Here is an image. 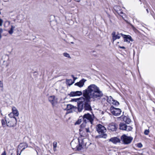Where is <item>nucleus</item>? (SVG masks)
<instances>
[{"label":"nucleus","instance_id":"nucleus-43","mask_svg":"<svg viewBox=\"0 0 155 155\" xmlns=\"http://www.w3.org/2000/svg\"><path fill=\"white\" fill-rule=\"evenodd\" d=\"M71 43H72V44H73V43H73V42H71Z\"/></svg>","mask_w":155,"mask_h":155},{"label":"nucleus","instance_id":"nucleus-3","mask_svg":"<svg viewBox=\"0 0 155 155\" xmlns=\"http://www.w3.org/2000/svg\"><path fill=\"white\" fill-rule=\"evenodd\" d=\"M96 129L97 131L99 134H102L96 137L97 138H103L106 139L107 137V134L104 133L106 131L105 127L101 124L97 125L96 126Z\"/></svg>","mask_w":155,"mask_h":155},{"label":"nucleus","instance_id":"nucleus-14","mask_svg":"<svg viewBox=\"0 0 155 155\" xmlns=\"http://www.w3.org/2000/svg\"><path fill=\"white\" fill-rule=\"evenodd\" d=\"M82 94L81 91H76L71 92L69 94L70 97H74L76 96H80Z\"/></svg>","mask_w":155,"mask_h":155},{"label":"nucleus","instance_id":"nucleus-9","mask_svg":"<svg viewBox=\"0 0 155 155\" xmlns=\"http://www.w3.org/2000/svg\"><path fill=\"white\" fill-rule=\"evenodd\" d=\"M48 99L53 106H54L58 103V98L54 95L50 96Z\"/></svg>","mask_w":155,"mask_h":155},{"label":"nucleus","instance_id":"nucleus-1","mask_svg":"<svg viewBox=\"0 0 155 155\" xmlns=\"http://www.w3.org/2000/svg\"><path fill=\"white\" fill-rule=\"evenodd\" d=\"M83 94L85 101L83 104L85 110H90L91 107L88 103L90 101H94L100 100L103 97V94L99 88L94 84H91L83 91Z\"/></svg>","mask_w":155,"mask_h":155},{"label":"nucleus","instance_id":"nucleus-30","mask_svg":"<svg viewBox=\"0 0 155 155\" xmlns=\"http://www.w3.org/2000/svg\"><path fill=\"white\" fill-rule=\"evenodd\" d=\"M111 104H113L115 105L116 106H118L119 105V103L116 101H115L114 100L112 102Z\"/></svg>","mask_w":155,"mask_h":155},{"label":"nucleus","instance_id":"nucleus-19","mask_svg":"<svg viewBox=\"0 0 155 155\" xmlns=\"http://www.w3.org/2000/svg\"><path fill=\"white\" fill-rule=\"evenodd\" d=\"M15 27L13 25H11V27L10 29L8 31V32L10 34H12L14 32V30L15 29Z\"/></svg>","mask_w":155,"mask_h":155},{"label":"nucleus","instance_id":"nucleus-10","mask_svg":"<svg viewBox=\"0 0 155 155\" xmlns=\"http://www.w3.org/2000/svg\"><path fill=\"white\" fill-rule=\"evenodd\" d=\"M114 8L118 14L124 18L123 16L124 15H125V14L121 11V7L119 6H116L114 7Z\"/></svg>","mask_w":155,"mask_h":155},{"label":"nucleus","instance_id":"nucleus-24","mask_svg":"<svg viewBox=\"0 0 155 155\" xmlns=\"http://www.w3.org/2000/svg\"><path fill=\"white\" fill-rule=\"evenodd\" d=\"M74 108V106L71 104H68L67 107V109L68 110Z\"/></svg>","mask_w":155,"mask_h":155},{"label":"nucleus","instance_id":"nucleus-33","mask_svg":"<svg viewBox=\"0 0 155 155\" xmlns=\"http://www.w3.org/2000/svg\"><path fill=\"white\" fill-rule=\"evenodd\" d=\"M149 133V131L148 130H145L144 133L145 135H148Z\"/></svg>","mask_w":155,"mask_h":155},{"label":"nucleus","instance_id":"nucleus-44","mask_svg":"<svg viewBox=\"0 0 155 155\" xmlns=\"http://www.w3.org/2000/svg\"><path fill=\"white\" fill-rule=\"evenodd\" d=\"M72 76L73 77V78H74V76Z\"/></svg>","mask_w":155,"mask_h":155},{"label":"nucleus","instance_id":"nucleus-11","mask_svg":"<svg viewBox=\"0 0 155 155\" xmlns=\"http://www.w3.org/2000/svg\"><path fill=\"white\" fill-rule=\"evenodd\" d=\"M109 142H111L113 143L116 144L120 142V140L119 138L117 137H111L108 140Z\"/></svg>","mask_w":155,"mask_h":155},{"label":"nucleus","instance_id":"nucleus-29","mask_svg":"<svg viewBox=\"0 0 155 155\" xmlns=\"http://www.w3.org/2000/svg\"><path fill=\"white\" fill-rule=\"evenodd\" d=\"M82 119H83V118L79 117V119H78V120L75 123V124L76 125L80 124L81 122V120Z\"/></svg>","mask_w":155,"mask_h":155},{"label":"nucleus","instance_id":"nucleus-13","mask_svg":"<svg viewBox=\"0 0 155 155\" xmlns=\"http://www.w3.org/2000/svg\"><path fill=\"white\" fill-rule=\"evenodd\" d=\"M120 35H121V34H120L118 33L116 35V32L113 31L112 34L113 42H114L117 39H119L120 38Z\"/></svg>","mask_w":155,"mask_h":155},{"label":"nucleus","instance_id":"nucleus-23","mask_svg":"<svg viewBox=\"0 0 155 155\" xmlns=\"http://www.w3.org/2000/svg\"><path fill=\"white\" fill-rule=\"evenodd\" d=\"M3 85L2 81H0V91H3Z\"/></svg>","mask_w":155,"mask_h":155},{"label":"nucleus","instance_id":"nucleus-18","mask_svg":"<svg viewBox=\"0 0 155 155\" xmlns=\"http://www.w3.org/2000/svg\"><path fill=\"white\" fill-rule=\"evenodd\" d=\"M126 124L124 123H120L119 124L120 129L122 130H125L126 127Z\"/></svg>","mask_w":155,"mask_h":155},{"label":"nucleus","instance_id":"nucleus-21","mask_svg":"<svg viewBox=\"0 0 155 155\" xmlns=\"http://www.w3.org/2000/svg\"><path fill=\"white\" fill-rule=\"evenodd\" d=\"M114 100L113 99L112 97L110 96L108 97L107 99V102L110 104H111L112 102Z\"/></svg>","mask_w":155,"mask_h":155},{"label":"nucleus","instance_id":"nucleus-35","mask_svg":"<svg viewBox=\"0 0 155 155\" xmlns=\"http://www.w3.org/2000/svg\"><path fill=\"white\" fill-rule=\"evenodd\" d=\"M3 31V30L2 28L0 29V39H1L2 36H1V34L2 33Z\"/></svg>","mask_w":155,"mask_h":155},{"label":"nucleus","instance_id":"nucleus-2","mask_svg":"<svg viewBox=\"0 0 155 155\" xmlns=\"http://www.w3.org/2000/svg\"><path fill=\"white\" fill-rule=\"evenodd\" d=\"M94 117L93 115H91L89 113H87L84 115L83 117H80V118H83L84 123L81 125V128L80 129V131L81 132V131H86L87 133H90L89 128L88 127V124H86L87 121L89 122V124H92L94 120Z\"/></svg>","mask_w":155,"mask_h":155},{"label":"nucleus","instance_id":"nucleus-37","mask_svg":"<svg viewBox=\"0 0 155 155\" xmlns=\"http://www.w3.org/2000/svg\"><path fill=\"white\" fill-rule=\"evenodd\" d=\"M25 147H24L23 149H22V150H21V152L22 151V150H24L25 148H27V147H28V146L27 145H26V144H25Z\"/></svg>","mask_w":155,"mask_h":155},{"label":"nucleus","instance_id":"nucleus-27","mask_svg":"<svg viewBox=\"0 0 155 155\" xmlns=\"http://www.w3.org/2000/svg\"><path fill=\"white\" fill-rule=\"evenodd\" d=\"M8 116L10 118V119H12L13 118H16L15 117V115L12 112L10 113L9 114Z\"/></svg>","mask_w":155,"mask_h":155},{"label":"nucleus","instance_id":"nucleus-5","mask_svg":"<svg viewBox=\"0 0 155 155\" xmlns=\"http://www.w3.org/2000/svg\"><path fill=\"white\" fill-rule=\"evenodd\" d=\"M88 141V139L86 138L82 140L79 139V144L78 146H77V149L78 150H80L81 148L85 147Z\"/></svg>","mask_w":155,"mask_h":155},{"label":"nucleus","instance_id":"nucleus-41","mask_svg":"<svg viewBox=\"0 0 155 155\" xmlns=\"http://www.w3.org/2000/svg\"><path fill=\"white\" fill-rule=\"evenodd\" d=\"M23 21V20H20L21 22V21Z\"/></svg>","mask_w":155,"mask_h":155},{"label":"nucleus","instance_id":"nucleus-32","mask_svg":"<svg viewBox=\"0 0 155 155\" xmlns=\"http://www.w3.org/2000/svg\"><path fill=\"white\" fill-rule=\"evenodd\" d=\"M53 146L54 148H55L57 146V143L56 142L53 143Z\"/></svg>","mask_w":155,"mask_h":155},{"label":"nucleus","instance_id":"nucleus-31","mask_svg":"<svg viewBox=\"0 0 155 155\" xmlns=\"http://www.w3.org/2000/svg\"><path fill=\"white\" fill-rule=\"evenodd\" d=\"M137 147L139 148H141L142 147V145L141 143H139L137 144Z\"/></svg>","mask_w":155,"mask_h":155},{"label":"nucleus","instance_id":"nucleus-6","mask_svg":"<svg viewBox=\"0 0 155 155\" xmlns=\"http://www.w3.org/2000/svg\"><path fill=\"white\" fill-rule=\"evenodd\" d=\"M121 139L124 144H128L131 142L133 138L131 137L127 136L125 135H124L121 136Z\"/></svg>","mask_w":155,"mask_h":155},{"label":"nucleus","instance_id":"nucleus-17","mask_svg":"<svg viewBox=\"0 0 155 155\" xmlns=\"http://www.w3.org/2000/svg\"><path fill=\"white\" fill-rule=\"evenodd\" d=\"M12 113L15 115V116L18 117L19 115V112L17 109L15 107L12 108Z\"/></svg>","mask_w":155,"mask_h":155},{"label":"nucleus","instance_id":"nucleus-36","mask_svg":"<svg viewBox=\"0 0 155 155\" xmlns=\"http://www.w3.org/2000/svg\"><path fill=\"white\" fill-rule=\"evenodd\" d=\"M1 155H6V153L5 151H4L3 153H2Z\"/></svg>","mask_w":155,"mask_h":155},{"label":"nucleus","instance_id":"nucleus-15","mask_svg":"<svg viewBox=\"0 0 155 155\" xmlns=\"http://www.w3.org/2000/svg\"><path fill=\"white\" fill-rule=\"evenodd\" d=\"M117 129V125L114 123H112L109 124L108 127V129L111 131H114Z\"/></svg>","mask_w":155,"mask_h":155},{"label":"nucleus","instance_id":"nucleus-38","mask_svg":"<svg viewBox=\"0 0 155 155\" xmlns=\"http://www.w3.org/2000/svg\"><path fill=\"white\" fill-rule=\"evenodd\" d=\"M119 47L120 48H123V49H124L125 48V47H124V46H123V47H121V46H119Z\"/></svg>","mask_w":155,"mask_h":155},{"label":"nucleus","instance_id":"nucleus-40","mask_svg":"<svg viewBox=\"0 0 155 155\" xmlns=\"http://www.w3.org/2000/svg\"><path fill=\"white\" fill-rule=\"evenodd\" d=\"M18 154H17V155H20V154H21V153H20L19 154V155H18Z\"/></svg>","mask_w":155,"mask_h":155},{"label":"nucleus","instance_id":"nucleus-42","mask_svg":"<svg viewBox=\"0 0 155 155\" xmlns=\"http://www.w3.org/2000/svg\"><path fill=\"white\" fill-rule=\"evenodd\" d=\"M147 12H148V9H147Z\"/></svg>","mask_w":155,"mask_h":155},{"label":"nucleus","instance_id":"nucleus-25","mask_svg":"<svg viewBox=\"0 0 155 155\" xmlns=\"http://www.w3.org/2000/svg\"><path fill=\"white\" fill-rule=\"evenodd\" d=\"M132 128L130 126H126V128L125 130L127 131H130L132 130Z\"/></svg>","mask_w":155,"mask_h":155},{"label":"nucleus","instance_id":"nucleus-45","mask_svg":"<svg viewBox=\"0 0 155 155\" xmlns=\"http://www.w3.org/2000/svg\"><path fill=\"white\" fill-rule=\"evenodd\" d=\"M1 14V12H0V14Z\"/></svg>","mask_w":155,"mask_h":155},{"label":"nucleus","instance_id":"nucleus-22","mask_svg":"<svg viewBox=\"0 0 155 155\" xmlns=\"http://www.w3.org/2000/svg\"><path fill=\"white\" fill-rule=\"evenodd\" d=\"M8 119H7L5 120L3 119L2 120L1 122L2 124V126L4 127H6V120H8Z\"/></svg>","mask_w":155,"mask_h":155},{"label":"nucleus","instance_id":"nucleus-7","mask_svg":"<svg viewBox=\"0 0 155 155\" xmlns=\"http://www.w3.org/2000/svg\"><path fill=\"white\" fill-rule=\"evenodd\" d=\"M110 111L113 115L116 116H119L121 112L120 109L115 108L113 106L111 107Z\"/></svg>","mask_w":155,"mask_h":155},{"label":"nucleus","instance_id":"nucleus-39","mask_svg":"<svg viewBox=\"0 0 155 155\" xmlns=\"http://www.w3.org/2000/svg\"><path fill=\"white\" fill-rule=\"evenodd\" d=\"M6 22L8 23L9 25H10V22L9 21H7Z\"/></svg>","mask_w":155,"mask_h":155},{"label":"nucleus","instance_id":"nucleus-28","mask_svg":"<svg viewBox=\"0 0 155 155\" xmlns=\"http://www.w3.org/2000/svg\"><path fill=\"white\" fill-rule=\"evenodd\" d=\"M63 55L64 57H65L66 58H71V57L69 54L67 52H64L63 53Z\"/></svg>","mask_w":155,"mask_h":155},{"label":"nucleus","instance_id":"nucleus-16","mask_svg":"<svg viewBox=\"0 0 155 155\" xmlns=\"http://www.w3.org/2000/svg\"><path fill=\"white\" fill-rule=\"evenodd\" d=\"M86 81V80L84 79H83L80 81L79 82L75 83L74 85L78 86L80 87H82L84 85V82Z\"/></svg>","mask_w":155,"mask_h":155},{"label":"nucleus","instance_id":"nucleus-4","mask_svg":"<svg viewBox=\"0 0 155 155\" xmlns=\"http://www.w3.org/2000/svg\"><path fill=\"white\" fill-rule=\"evenodd\" d=\"M71 101L77 102L79 110H81L83 109V104L85 101L84 97H80L78 98L72 99H71Z\"/></svg>","mask_w":155,"mask_h":155},{"label":"nucleus","instance_id":"nucleus-26","mask_svg":"<svg viewBox=\"0 0 155 155\" xmlns=\"http://www.w3.org/2000/svg\"><path fill=\"white\" fill-rule=\"evenodd\" d=\"M74 82H72L71 80H69L67 81V83L69 86H71L74 83Z\"/></svg>","mask_w":155,"mask_h":155},{"label":"nucleus","instance_id":"nucleus-34","mask_svg":"<svg viewBox=\"0 0 155 155\" xmlns=\"http://www.w3.org/2000/svg\"><path fill=\"white\" fill-rule=\"evenodd\" d=\"M3 20L0 18V26H2V25Z\"/></svg>","mask_w":155,"mask_h":155},{"label":"nucleus","instance_id":"nucleus-20","mask_svg":"<svg viewBox=\"0 0 155 155\" xmlns=\"http://www.w3.org/2000/svg\"><path fill=\"white\" fill-rule=\"evenodd\" d=\"M123 120L127 124L130 123L131 122L130 119L126 116H124L123 118Z\"/></svg>","mask_w":155,"mask_h":155},{"label":"nucleus","instance_id":"nucleus-8","mask_svg":"<svg viewBox=\"0 0 155 155\" xmlns=\"http://www.w3.org/2000/svg\"><path fill=\"white\" fill-rule=\"evenodd\" d=\"M6 121V125L9 127H12L15 126L16 119V118H13L12 119H8Z\"/></svg>","mask_w":155,"mask_h":155},{"label":"nucleus","instance_id":"nucleus-12","mask_svg":"<svg viewBox=\"0 0 155 155\" xmlns=\"http://www.w3.org/2000/svg\"><path fill=\"white\" fill-rule=\"evenodd\" d=\"M121 35L124 38V41L129 43L130 41H133V40L130 35H126L122 34H121Z\"/></svg>","mask_w":155,"mask_h":155}]
</instances>
